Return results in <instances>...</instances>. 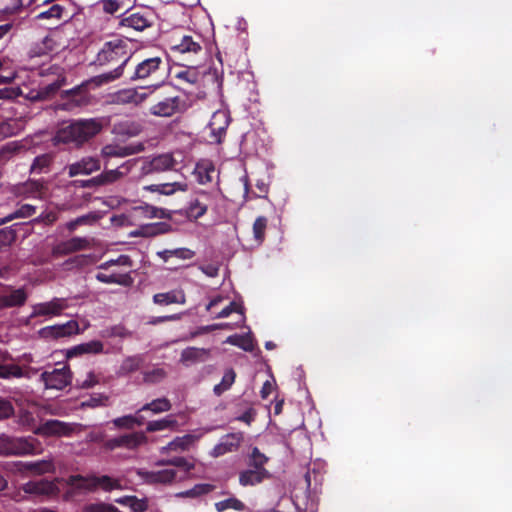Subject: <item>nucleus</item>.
I'll list each match as a JSON object with an SVG mask.
<instances>
[{
    "label": "nucleus",
    "mask_w": 512,
    "mask_h": 512,
    "mask_svg": "<svg viewBox=\"0 0 512 512\" xmlns=\"http://www.w3.org/2000/svg\"><path fill=\"white\" fill-rule=\"evenodd\" d=\"M206 432H208V430L204 429L197 434H186L182 437H176L167 446L163 447L161 452L165 453L166 451H184L197 440H199Z\"/></svg>",
    "instance_id": "nucleus-21"
},
{
    "label": "nucleus",
    "mask_w": 512,
    "mask_h": 512,
    "mask_svg": "<svg viewBox=\"0 0 512 512\" xmlns=\"http://www.w3.org/2000/svg\"><path fill=\"white\" fill-rule=\"evenodd\" d=\"M135 163V160H129L116 169L104 171L99 176V182L102 184H108L119 180L120 178L126 176L130 172L132 166Z\"/></svg>",
    "instance_id": "nucleus-25"
},
{
    "label": "nucleus",
    "mask_w": 512,
    "mask_h": 512,
    "mask_svg": "<svg viewBox=\"0 0 512 512\" xmlns=\"http://www.w3.org/2000/svg\"><path fill=\"white\" fill-rule=\"evenodd\" d=\"M121 56L120 64L113 70L98 76V83H108L118 79L123 74V68L129 60V56L124 50L121 41L108 42L98 54V60L103 62H113Z\"/></svg>",
    "instance_id": "nucleus-5"
},
{
    "label": "nucleus",
    "mask_w": 512,
    "mask_h": 512,
    "mask_svg": "<svg viewBox=\"0 0 512 512\" xmlns=\"http://www.w3.org/2000/svg\"><path fill=\"white\" fill-rule=\"evenodd\" d=\"M103 9L107 13H115L119 10V2L116 0L103 1Z\"/></svg>",
    "instance_id": "nucleus-58"
},
{
    "label": "nucleus",
    "mask_w": 512,
    "mask_h": 512,
    "mask_svg": "<svg viewBox=\"0 0 512 512\" xmlns=\"http://www.w3.org/2000/svg\"><path fill=\"white\" fill-rule=\"evenodd\" d=\"M236 374L232 369L226 370L221 382L214 387V392L217 395L222 394L224 391L228 390L235 381Z\"/></svg>",
    "instance_id": "nucleus-44"
},
{
    "label": "nucleus",
    "mask_w": 512,
    "mask_h": 512,
    "mask_svg": "<svg viewBox=\"0 0 512 512\" xmlns=\"http://www.w3.org/2000/svg\"><path fill=\"white\" fill-rule=\"evenodd\" d=\"M119 442L122 447L134 449L146 442V436L143 433H133L119 437Z\"/></svg>",
    "instance_id": "nucleus-41"
},
{
    "label": "nucleus",
    "mask_w": 512,
    "mask_h": 512,
    "mask_svg": "<svg viewBox=\"0 0 512 512\" xmlns=\"http://www.w3.org/2000/svg\"><path fill=\"white\" fill-rule=\"evenodd\" d=\"M20 370L17 367L7 368V367H0V377L7 378L11 375L13 376H19Z\"/></svg>",
    "instance_id": "nucleus-59"
},
{
    "label": "nucleus",
    "mask_w": 512,
    "mask_h": 512,
    "mask_svg": "<svg viewBox=\"0 0 512 512\" xmlns=\"http://www.w3.org/2000/svg\"><path fill=\"white\" fill-rule=\"evenodd\" d=\"M132 261L127 255H120L98 266L95 278L104 284H116L130 286L133 283L131 277Z\"/></svg>",
    "instance_id": "nucleus-3"
},
{
    "label": "nucleus",
    "mask_w": 512,
    "mask_h": 512,
    "mask_svg": "<svg viewBox=\"0 0 512 512\" xmlns=\"http://www.w3.org/2000/svg\"><path fill=\"white\" fill-rule=\"evenodd\" d=\"M66 94L71 96V102L64 104L62 109L70 110L74 107L81 106L86 102L85 96L81 95V90L79 88L68 91Z\"/></svg>",
    "instance_id": "nucleus-47"
},
{
    "label": "nucleus",
    "mask_w": 512,
    "mask_h": 512,
    "mask_svg": "<svg viewBox=\"0 0 512 512\" xmlns=\"http://www.w3.org/2000/svg\"><path fill=\"white\" fill-rule=\"evenodd\" d=\"M173 50L179 53H198L201 50V45L191 36H183L180 42L173 46Z\"/></svg>",
    "instance_id": "nucleus-34"
},
{
    "label": "nucleus",
    "mask_w": 512,
    "mask_h": 512,
    "mask_svg": "<svg viewBox=\"0 0 512 512\" xmlns=\"http://www.w3.org/2000/svg\"><path fill=\"white\" fill-rule=\"evenodd\" d=\"M252 459L256 464H263L266 461V457L257 448L252 451Z\"/></svg>",
    "instance_id": "nucleus-64"
},
{
    "label": "nucleus",
    "mask_w": 512,
    "mask_h": 512,
    "mask_svg": "<svg viewBox=\"0 0 512 512\" xmlns=\"http://www.w3.org/2000/svg\"><path fill=\"white\" fill-rule=\"evenodd\" d=\"M176 161L171 154H162L154 157L150 161H145L142 165V175L163 172L174 168Z\"/></svg>",
    "instance_id": "nucleus-19"
},
{
    "label": "nucleus",
    "mask_w": 512,
    "mask_h": 512,
    "mask_svg": "<svg viewBox=\"0 0 512 512\" xmlns=\"http://www.w3.org/2000/svg\"><path fill=\"white\" fill-rule=\"evenodd\" d=\"M171 408V404L168 399L166 398H159L151 401L150 403H147L144 405L140 411L144 410H150L154 414L162 413L169 411Z\"/></svg>",
    "instance_id": "nucleus-42"
},
{
    "label": "nucleus",
    "mask_w": 512,
    "mask_h": 512,
    "mask_svg": "<svg viewBox=\"0 0 512 512\" xmlns=\"http://www.w3.org/2000/svg\"><path fill=\"white\" fill-rule=\"evenodd\" d=\"M274 385L271 381H266L261 389L262 398H267L273 391Z\"/></svg>",
    "instance_id": "nucleus-62"
},
{
    "label": "nucleus",
    "mask_w": 512,
    "mask_h": 512,
    "mask_svg": "<svg viewBox=\"0 0 512 512\" xmlns=\"http://www.w3.org/2000/svg\"><path fill=\"white\" fill-rule=\"evenodd\" d=\"M215 172L216 171L214 165L208 160H202L198 162L194 169V174L200 184H206L212 181Z\"/></svg>",
    "instance_id": "nucleus-30"
},
{
    "label": "nucleus",
    "mask_w": 512,
    "mask_h": 512,
    "mask_svg": "<svg viewBox=\"0 0 512 512\" xmlns=\"http://www.w3.org/2000/svg\"><path fill=\"white\" fill-rule=\"evenodd\" d=\"M243 440L242 433H230L223 436L219 443H217L211 450L210 455L212 457H219L230 452H234L238 449Z\"/></svg>",
    "instance_id": "nucleus-17"
},
{
    "label": "nucleus",
    "mask_w": 512,
    "mask_h": 512,
    "mask_svg": "<svg viewBox=\"0 0 512 512\" xmlns=\"http://www.w3.org/2000/svg\"><path fill=\"white\" fill-rule=\"evenodd\" d=\"M35 213V207L29 204L22 205L10 219L30 217Z\"/></svg>",
    "instance_id": "nucleus-54"
},
{
    "label": "nucleus",
    "mask_w": 512,
    "mask_h": 512,
    "mask_svg": "<svg viewBox=\"0 0 512 512\" xmlns=\"http://www.w3.org/2000/svg\"><path fill=\"white\" fill-rule=\"evenodd\" d=\"M201 270L209 277H215L218 275V268L215 265L202 266Z\"/></svg>",
    "instance_id": "nucleus-61"
},
{
    "label": "nucleus",
    "mask_w": 512,
    "mask_h": 512,
    "mask_svg": "<svg viewBox=\"0 0 512 512\" xmlns=\"http://www.w3.org/2000/svg\"><path fill=\"white\" fill-rule=\"evenodd\" d=\"M79 332V325L76 321H68L65 324L44 327L40 334L44 337H65Z\"/></svg>",
    "instance_id": "nucleus-20"
},
{
    "label": "nucleus",
    "mask_w": 512,
    "mask_h": 512,
    "mask_svg": "<svg viewBox=\"0 0 512 512\" xmlns=\"http://www.w3.org/2000/svg\"><path fill=\"white\" fill-rule=\"evenodd\" d=\"M144 191L156 193L163 196H172L178 192H186L189 189V185L185 180L151 184L142 187Z\"/></svg>",
    "instance_id": "nucleus-18"
},
{
    "label": "nucleus",
    "mask_w": 512,
    "mask_h": 512,
    "mask_svg": "<svg viewBox=\"0 0 512 512\" xmlns=\"http://www.w3.org/2000/svg\"><path fill=\"white\" fill-rule=\"evenodd\" d=\"M33 433L45 437H62V436H68L72 428L61 421L58 420H48L42 425L35 427L32 429Z\"/></svg>",
    "instance_id": "nucleus-16"
},
{
    "label": "nucleus",
    "mask_w": 512,
    "mask_h": 512,
    "mask_svg": "<svg viewBox=\"0 0 512 512\" xmlns=\"http://www.w3.org/2000/svg\"><path fill=\"white\" fill-rule=\"evenodd\" d=\"M42 449L37 439L33 437H9L0 435L1 455H35L41 453Z\"/></svg>",
    "instance_id": "nucleus-6"
},
{
    "label": "nucleus",
    "mask_w": 512,
    "mask_h": 512,
    "mask_svg": "<svg viewBox=\"0 0 512 512\" xmlns=\"http://www.w3.org/2000/svg\"><path fill=\"white\" fill-rule=\"evenodd\" d=\"M176 77L180 80L194 84L199 80V75L195 69H185L177 73Z\"/></svg>",
    "instance_id": "nucleus-53"
},
{
    "label": "nucleus",
    "mask_w": 512,
    "mask_h": 512,
    "mask_svg": "<svg viewBox=\"0 0 512 512\" xmlns=\"http://www.w3.org/2000/svg\"><path fill=\"white\" fill-rule=\"evenodd\" d=\"M172 231V226L165 222L150 223L139 227L132 233L134 236L152 237Z\"/></svg>",
    "instance_id": "nucleus-27"
},
{
    "label": "nucleus",
    "mask_w": 512,
    "mask_h": 512,
    "mask_svg": "<svg viewBox=\"0 0 512 512\" xmlns=\"http://www.w3.org/2000/svg\"><path fill=\"white\" fill-rule=\"evenodd\" d=\"M215 509L217 510V512H224L227 509H233L235 511H244L246 509V506L241 500L232 496L225 500L216 502Z\"/></svg>",
    "instance_id": "nucleus-39"
},
{
    "label": "nucleus",
    "mask_w": 512,
    "mask_h": 512,
    "mask_svg": "<svg viewBox=\"0 0 512 512\" xmlns=\"http://www.w3.org/2000/svg\"><path fill=\"white\" fill-rule=\"evenodd\" d=\"M160 87V84H152L148 87L126 88L115 92L111 96V101L119 105L139 106L144 103L148 97Z\"/></svg>",
    "instance_id": "nucleus-7"
},
{
    "label": "nucleus",
    "mask_w": 512,
    "mask_h": 512,
    "mask_svg": "<svg viewBox=\"0 0 512 512\" xmlns=\"http://www.w3.org/2000/svg\"><path fill=\"white\" fill-rule=\"evenodd\" d=\"M97 383H98L97 376L93 372H88L87 375L85 376V379H83L82 381H79L78 385L81 388L87 389V388L93 387Z\"/></svg>",
    "instance_id": "nucleus-55"
},
{
    "label": "nucleus",
    "mask_w": 512,
    "mask_h": 512,
    "mask_svg": "<svg viewBox=\"0 0 512 512\" xmlns=\"http://www.w3.org/2000/svg\"><path fill=\"white\" fill-rule=\"evenodd\" d=\"M100 169V162L93 157H85L69 166V176L88 175Z\"/></svg>",
    "instance_id": "nucleus-22"
},
{
    "label": "nucleus",
    "mask_w": 512,
    "mask_h": 512,
    "mask_svg": "<svg viewBox=\"0 0 512 512\" xmlns=\"http://www.w3.org/2000/svg\"><path fill=\"white\" fill-rule=\"evenodd\" d=\"M267 227V219L265 217H258L253 224L254 238L258 244L262 243Z\"/></svg>",
    "instance_id": "nucleus-48"
},
{
    "label": "nucleus",
    "mask_w": 512,
    "mask_h": 512,
    "mask_svg": "<svg viewBox=\"0 0 512 512\" xmlns=\"http://www.w3.org/2000/svg\"><path fill=\"white\" fill-rule=\"evenodd\" d=\"M141 150V147L134 146H121L118 144H109L102 148L101 154L105 158L110 157H125L135 154Z\"/></svg>",
    "instance_id": "nucleus-28"
},
{
    "label": "nucleus",
    "mask_w": 512,
    "mask_h": 512,
    "mask_svg": "<svg viewBox=\"0 0 512 512\" xmlns=\"http://www.w3.org/2000/svg\"><path fill=\"white\" fill-rule=\"evenodd\" d=\"M85 512H120L115 506L106 503H90L84 507Z\"/></svg>",
    "instance_id": "nucleus-50"
},
{
    "label": "nucleus",
    "mask_w": 512,
    "mask_h": 512,
    "mask_svg": "<svg viewBox=\"0 0 512 512\" xmlns=\"http://www.w3.org/2000/svg\"><path fill=\"white\" fill-rule=\"evenodd\" d=\"M210 202V194L204 190H199L180 210V214L189 221H196L207 213Z\"/></svg>",
    "instance_id": "nucleus-8"
},
{
    "label": "nucleus",
    "mask_w": 512,
    "mask_h": 512,
    "mask_svg": "<svg viewBox=\"0 0 512 512\" xmlns=\"http://www.w3.org/2000/svg\"><path fill=\"white\" fill-rule=\"evenodd\" d=\"M68 307L67 301L63 298H53L51 301L37 303L32 306V313L30 318L44 316L54 317L62 313L64 309Z\"/></svg>",
    "instance_id": "nucleus-14"
},
{
    "label": "nucleus",
    "mask_w": 512,
    "mask_h": 512,
    "mask_svg": "<svg viewBox=\"0 0 512 512\" xmlns=\"http://www.w3.org/2000/svg\"><path fill=\"white\" fill-rule=\"evenodd\" d=\"M186 109L184 101L179 97L164 98L149 108L151 115L156 117H171Z\"/></svg>",
    "instance_id": "nucleus-10"
},
{
    "label": "nucleus",
    "mask_w": 512,
    "mask_h": 512,
    "mask_svg": "<svg viewBox=\"0 0 512 512\" xmlns=\"http://www.w3.org/2000/svg\"><path fill=\"white\" fill-rule=\"evenodd\" d=\"M153 302L158 305L184 304L186 296L182 289H174L157 293L153 296Z\"/></svg>",
    "instance_id": "nucleus-24"
},
{
    "label": "nucleus",
    "mask_w": 512,
    "mask_h": 512,
    "mask_svg": "<svg viewBox=\"0 0 512 512\" xmlns=\"http://www.w3.org/2000/svg\"><path fill=\"white\" fill-rule=\"evenodd\" d=\"M144 216L150 219L157 218V219H166L171 218V214L168 210L164 208H159L151 205H146L142 208Z\"/></svg>",
    "instance_id": "nucleus-45"
},
{
    "label": "nucleus",
    "mask_w": 512,
    "mask_h": 512,
    "mask_svg": "<svg viewBox=\"0 0 512 512\" xmlns=\"http://www.w3.org/2000/svg\"><path fill=\"white\" fill-rule=\"evenodd\" d=\"M310 485L311 482H294L291 489V498L296 507L304 506L307 508L311 498Z\"/></svg>",
    "instance_id": "nucleus-23"
},
{
    "label": "nucleus",
    "mask_w": 512,
    "mask_h": 512,
    "mask_svg": "<svg viewBox=\"0 0 512 512\" xmlns=\"http://www.w3.org/2000/svg\"><path fill=\"white\" fill-rule=\"evenodd\" d=\"M113 424L117 428L132 429L142 424V419L136 415H126L113 420Z\"/></svg>",
    "instance_id": "nucleus-43"
},
{
    "label": "nucleus",
    "mask_w": 512,
    "mask_h": 512,
    "mask_svg": "<svg viewBox=\"0 0 512 512\" xmlns=\"http://www.w3.org/2000/svg\"><path fill=\"white\" fill-rule=\"evenodd\" d=\"M88 246V241L84 238H73L65 243V251L72 252L84 249Z\"/></svg>",
    "instance_id": "nucleus-52"
},
{
    "label": "nucleus",
    "mask_w": 512,
    "mask_h": 512,
    "mask_svg": "<svg viewBox=\"0 0 512 512\" xmlns=\"http://www.w3.org/2000/svg\"><path fill=\"white\" fill-rule=\"evenodd\" d=\"M64 8L58 4L52 5L48 10L39 13L36 18L37 19H56L60 20L62 18Z\"/></svg>",
    "instance_id": "nucleus-49"
},
{
    "label": "nucleus",
    "mask_w": 512,
    "mask_h": 512,
    "mask_svg": "<svg viewBox=\"0 0 512 512\" xmlns=\"http://www.w3.org/2000/svg\"><path fill=\"white\" fill-rule=\"evenodd\" d=\"M225 343L237 346L245 351H252L254 348L253 337L251 333L244 335H231L226 338Z\"/></svg>",
    "instance_id": "nucleus-32"
},
{
    "label": "nucleus",
    "mask_w": 512,
    "mask_h": 512,
    "mask_svg": "<svg viewBox=\"0 0 512 512\" xmlns=\"http://www.w3.org/2000/svg\"><path fill=\"white\" fill-rule=\"evenodd\" d=\"M108 402V396L103 394H97L92 396L89 400L82 402V407H99V406H105Z\"/></svg>",
    "instance_id": "nucleus-51"
},
{
    "label": "nucleus",
    "mask_w": 512,
    "mask_h": 512,
    "mask_svg": "<svg viewBox=\"0 0 512 512\" xmlns=\"http://www.w3.org/2000/svg\"><path fill=\"white\" fill-rule=\"evenodd\" d=\"M114 131L119 135L136 136L141 131L140 124L132 121H123L114 126Z\"/></svg>",
    "instance_id": "nucleus-37"
},
{
    "label": "nucleus",
    "mask_w": 512,
    "mask_h": 512,
    "mask_svg": "<svg viewBox=\"0 0 512 512\" xmlns=\"http://www.w3.org/2000/svg\"><path fill=\"white\" fill-rule=\"evenodd\" d=\"M23 128V122L17 119H8L0 122V137H9L17 134Z\"/></svg>",
    "instance_id": "nucleus-36"
},
{
    "label": "nucleus",
    "mask_w": 512,
    "mask_h": 512,
    "mask_svg": "<svg viewBox=\"0 0 512 512\" xmlns=\"http://www.w3.org/2000/svg\"><path fill=\"white\" fill-rule=\"evenodd\" d=\"M115 502L128 506L132 512H144L148 508L146 499H138L136 496H124L115 499Z\"/></svg>",
    "instance_id": "nucleus-33"
},
{
    "label": "nucleus",
    "mask_w": 512,
    "mask_h": 512,
    "mask_svg": "<svg viewBox=\"0 0 512 512\" xmlns=\"http://www.w3.org/2000/svg\"><path fill=\"white\" fill-rule=\"evenodd\" d=\"M103 350V344L100 341L93 340L87 343L77 345L67 353L68 357L84 353H100Z\"/></svg>",
    "instance_id": "nucleus-31"
},
{
    "label": "nucleus",
    "mask_w": 512,
    "mask_h": 512,
    "mask_svg": "<svg viewBox=\"0 0 512 512\" xmlns=\"http://www.w3.org/2000/svg\"><path fill=\"white\" fill-rule=\"evenodd\" d=\"M210 493H214V497L230 494L223 487H217L210 483H198L191 489L176 493L175 496L178 498H200Z\"/></svg>",
    "instance_id": "nucleus-15"
},
{
    "label": "nucleus",
    "mask_w": 512,
    "mask_h": 512,
    "mask_svg": "<svg viewBox=\"0 0 512 512\" xmlns=\"http://www.w3.org/2000/svg\"><path fill=\"white\" fill-rule=\"evenodd\" d=\"M121 26L142 31L150 25L148 17L141 12L124 15L120 21Z\"/></svg>",
    "instance_id": "nucleus-26"
},
{
    "label": "nucleus",
    "mask_w": 512,
    "mask_h": 512,
    "mask_svg": "<svg viewBox=\"0 0 512 512\" xmlns=\"http://www.w3.org/2000/svg\"><path fill=\"white\" fill-rule=\"evenodd\" d=\"M42 185L36 181H29L24 184H22L18 188V195L24 196V197H41L42 196Z\"/></svg>",
    "instance_id": "nucleus-38"
},
{
    "label": "nucleus",
    "mask_w": 512,
    "mask_h": 512,
    "mask_svg": "<svg viewBox=\"0 0 512 512\" xmlns=\"http://www.w3.org/2000/svg\"><path fill=\"white\" fill-rule=\"evenodd\" d=\"M178 425L177 420L173 415H169L163 419L150 421L147 424L148 432L163 431L167 429H174Z\"/></svg>",
    "instance_id": "nucleus-35"
},
{
    "label": "nucleus",
    "mask_w": 512,
    "mask_h": 512,
    "mask_svg": "<svg viewBox=\"0 0 512 512\" xmlns=\"http://www.w3.org/2000/svg\"><path fill=\"white\" fill-rule=\"evenodd\" d=\"M162 60L159 57L145 59L141 63H139L136 68L134 75L132 76L133 80H145L152 79L158 80L157 84L163 82L164 79V69L161 67Z\"/></svg>",
    "instance_id": "nucleus-9"
},
{
    "label": "nucleus",
    "mask_w": 512,
    "mask_h": 512,
    "mask_svg": "<svg viewBox=\"0 0 512 512\" xmlns=\"http://www.w3.org/2000/svg\"><path fill=\"white\" fill-rule=\"evenodd\" d=\"M226 298L222 295L214 296L207 305V310L212 311L215 307L220 305Z\"/></svg>",
    "instance_id": "nucleus-60"
},
{
    "label": "nucleus",
    "mask_w": 512,
    "mask_h": 512,
    "mask_svg": "<svg viewBox=\"0 0 512 512\" xmlns=\"http://www.w3.org/2000/svg\"><path fill=\"white\" fill-rule=\"evenodd\" d=\"M58 482H25L23 490L27 494H33L42 498H55L58 496L60 489L57 485ZM66 484L65 499H75L82 490L92 492L98 485L105 491H110L114 488L120 487L119 482H64Z\"/></svg>",
    "instance_id": "nucleus-1"
},
{
    "label": "nucleus",
    "mask_w": 512,
    "mask_h": 512,
    "mask_svg": "<svg viewBox=\"0 0 512 512\" xmlns=\"http://www.w3.org/2000/svg\"><path fill=\"white\" fill-rule=\"evenodd\" d=\"M13 414V407L9 401L0 399V419L8 418Z\"/></svg>",
    "instance_id": "nucleus-57"
},
{
    "label": "nucleus",
    "mask_w": 512,
    "mask_h": 512,
    "mask_svg": "<svg viewBox=\"0 0 512 512\" xmlns=\"http://www.w3.org/2000/svg\"><path fill=\"white\" fill-rule=\"evenodd\" d=\"M173 257L189 260L193 258L194 252L188 248H177L172 250Z\"/></svg>",
    "instance_id": "nucleus-56"
},
{
    "label": "nucleus",
    "mask_w": 512,
    "mask_h": 512,
    "mask_svg": "<svg viewBox=\"0 0 512 512\" xmlns=\"http://www.w3.org/2000/svg\"><path fill=\"white\" fill-rule=\"evenodd\" d=\"M229 123L230 115L226 109H219L213 113L208 124L212 142L220 143L222 141Z\"/></svg>",
    "instance_id": "nucleus-11"
},
{
    "label": "nucleus",
    "mask_w": 512,
    "mask_h": 512,
    "mask_svg": "<svg viewBox=\"0 0 512 512\" xmlns=\"http://www.w3.org/2000/svg\"><path fill=\"white\" fill-rule=\"evenodd\" d=\"M27 294L24 289L19 288L0 296V307H15L25 303Z\"/></svg>",
    "instance_id": "nucleus-29"
},
{
    "label": "nucleus",
    "mask_w": 512,
    "mask_h": 512,
    "mask_svg": "<svg viewBox=\"0 0 512 512\" xmlns=\"http://www.w3.org/2000/svg\"><path fill=\"white\" fill-rule=\"evenodd\" d=\"M207 351L205 349L189 347L182 351L181 353V361L184 364H190L201 360L206 356Z\"/></svg>",
    "instance_id": "nucleus-40"
},
{
    "label": "nucleus",
    "mask_w": 512,
    "mask_h": 512,
    "mask_svg": "<svg viewBox=\"0 0 512 512\" xmlns=\"http://www.w3.org/2000/svg\"><path fill=\"white\" fill-rule=\"evenodd\" d=\"M103 127L101 119H83L62 126L56 132L53 140L56 144L75 143L81 145L97 135Z\"/></svg>",
    "instance_id": "nucleus-2"
},
{
    "label": "nucleus",
    "mask_w": 512,
    "mask_h": 512,
    "mask_svg": "<svg viewBox=\"0 0 512 512\" xmlns=\"http://www.w3.org/2000/svg\"><path fill=\"white\" fill-rule=\"evenodd\" d=\"M41 379L47 389L61 390L71 382V373L67 366L42 373Z\"/></svg>",
    "instance_id": "nucleus-12"
},
{
    "label": "nucleus",
    "mask_w": 512,
    "mask_h": 512,
    "mask_svg": "<svg viewBox=\"0 0 512 512\" xmlns=\"http://www.w3.org/2000/svg\"><path fill=\"white\" fill-rule=\"evenodd\" d=\"M167 465L169 467L164 470L152 471L147 474L139 472V475L155 478L154 480H171L178 477L179 472L187 474L188 477H199L204 469L201 463L182 457L173 459Z\"/></svg>",
    "instance_id": "nucleus-4"
},
{
    "label": "nucleus",
    "mask_w": 512,
    "mask_h": 512,
    "mask_svg": "<svg viewBox=\"0 0 512 512\" xmlns=\"http://www.w3.org/2000/svg\"><path fill=\"white\" fill-rule=\"evenodd\" d=\"M232 312H238L242 316V322H244V316H243V307L240 303H237L235 301H230L221 311L215 313L214 318L220 319V318H226L228 317Z\"/></svg>",
    "instance_id": "nucleus-46"
},
{
    "label": "nucleus",
    "mask_w": 512,
    "mask_h": 512,
    "mask_svg": "<svg viewBox=\"0 0 512 512\" xmlns=\"http://www.w3.org/2000/svg\"><path fill=\"white\" fill-rule=\"evenodd\" d=\"M20 423L30 427L34 424V418L30 413L23 412L20 416Z\"/></svg>",
    "instance_id": "nucleus-63"
},
{
    "label": "nucleus",
    "mask_w": 512,
    "mask_h": 512,
    "mask_svg": "<svg viewBox=\"0 0 512 512\" xmlns=\"http://www.w3.org/2000/svg\"><path fill=\"white\" fill-rule=\"evenodd\" d=\"M14 467L21 472L23 476H41L55 472V465L52 459H43L31 462H16Z\"/></svg>",
    "instance_id": "nucleus-13"
}]
</instances>
